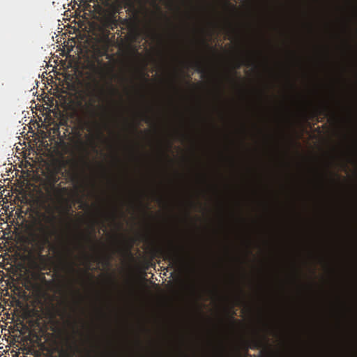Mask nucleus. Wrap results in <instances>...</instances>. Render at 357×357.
I'll use <instances>...</instances> for the list:
<instances>
[{
    "instance_id": "nucleus-1",
    "label": "nucleus",
    "mask_w": 357,
    "mask_h": 357,
    "mask_svg": "<svg viewBox=\"0 0 357 357\" xmlns=\"http://www.w3.org/2000/svg\"><path fill=\"white\" fill-rule=\"evenodd\" d=\"M56 217L54 215H43L45 223L39 222L34 230L29 235V243L36 253L29 262V266L34 271L40 273L45 278L43 271L47 269V256L43 255L47 246L51 245V238L56 232Z\"/></svg>"
},
{
    "instance_id": "nucleus-2",
    "label": "nucleus",
    "mask_w": 357,
    "mask_h": 357,
    "mask_svg": "<svg viewBox=\"0 0 357 357\" xmlns=\"http://www.w3.org/2000/svg\"><path fill=\"white\" fill-rule=\"evenodd\" d=\"M104 89L100 85V82L97 80H95L93 84L91 86L90 91L88 93L89 100L86 103V106L87 107V114L89 119L91 120L89 121L87 123L89 125H93L96 126L100 135H102L100 124L96 120V117L97 116L96 103L102 100L104 96Z\"/></svg>"
},
{
    "instance_id": "nucleus-3",
    "label": "nucleus",
    "mask_w": 357,
    "mask_h": 357,
    "mask_svg": "<svg viewBox=\"0 0 357 357\" xmlns=\"http://www.w3.org/2000/svg\"><path fill=\"white\" fill-rule=\"evenodd\" d=\"M165 258L170 262L174 268H178L181 266L183 259L178 252L173 248L169 249L166 252Z\"/></svg>"
},
{
    "instance_id": "nucleus-4",
    "label": "nucleus",
    "mask_w": 357,
    "mask_h": 357,
    "mask_svg": "<svg viewBox=\"0 0 357 357\" xmlns=\"http://www.w3.org/2000/svg\"><path fill=\"white\" fill-rule=\"evenodd\" d=\"M104 26L107 29H109L112 31H114L119 26V20H114V18H104L103 21Z\"/></svg>"
},
{
    "instance_id": "nucleus-5",
    "label": "nucleus",
    "mask_w": 357,
    "mask_h": 357,
    "mask_svg": "<svg viewBox=\"0 0 357 357\" xmlns=\"http://www.w3.org/2000/svg\"><path fill=\"white\" fill-rule=\"evenodd\" d=\"M132 1V0H125L124 6H123L121 3H118L115 5H114L111 10L114 11L117 14H119L123 8H126L127 6H131Z\"/></svg>"
},
{
    "instance_id": "nucleus-6",
    "label": "nucleus",
    "mask_w": 357,
    "mask_h": 357,
    "mask_svg": "<svg viewBox=\"0 0 357 357\" xmlns=\"http://www.w3.org/2000/svg\"><path fill=\"white\" fill-rule=\"evenodd\" d=\"M195 68L197 72H199L202 74L206 73L205 68L203 67V66L200 61H196L195 63Z\"/></svg>"
},
{
    "instance_id": "nucleus-7",
    "label": "nucleus",
    "mask_w": 357,
    "mask_h": 357,
    "mask_svg": "<svg viewBox=\"0 0 357 357\" xmlns=\"http://www.w3.org/2000/svg\"><path fill=\"white\" fill-rule=\"evenodd\" d=\"M242 64H243V65H245V66H248V67H250V66H252V65H253V62H252L250 59L246 58V59H243V60L241 61V63H238V64L237 65L236 68H240V66H241V65H242Z\"/></svg>"
},
{
    "instance_id": "nucleus-8",
    "label": "nucleus",
    "mask_w": 357,
    "mask_h": 357,
    "mask_svg": "<svg viewBox=\"0 0 357 357\" xmlns=\"http://www.w3.org/2000/svg\"><path fill=\"white\" fill-rule=\"evenodd\" d=\"M328 109V105H323L321 107H319L316 108L315 112H316V114H324L326 112H327Z\"/></svg>"
},
{
    "instance_id": "nucleus-9",
    "label": "nucleus",
    "mask_w": 357,
    "mask_h": 357,
    "mask_svg": "<svg viewBox=\"0 0 357 357\" xmlns=\"http://www.w3.org/2000/svg\"><path fill=\"white\" fill-rule=\"evenodd\" d=\"M16 290L17 291V294L20 298H25L26 297V293L22 287H17Z\"/></svg>"
},
{
    "instance_id": "nucleus-10",
    "label": "nucleus",
    "mask_w": 357,
    "mask_h": 357,
    "mask_svg": "<svg viewBox=\"0 0 357 357\" xmlns=\"http://www.w3.org/2000/svg\"><path fill=\"white\" fill-rule=\"evenodd\" d=\"M105 17L109 18V19L114 18V20L120 19V17H118V14L112 10L109 12V13Z\"/></svg>"
},
{
    "instance_id": "nucleus-11",
    "label": "nucleus",
    "mask_w": 357,
    "mask_h": 357,
    "mask_svg": "<svg viewBox=\"0 0 357 357\" xmlns=\"http://www.w3.org/2000/svg\"><path fill=\"white\" fill-rule=\"evenodd\" d=\"M79 247L80 248H82V250H83V256H84V258L87 261H89L90 259H91V256L89 255H88L86 252H85V250H84V248L82 244L79 243Z\"/></svg>"
},
{
    "instance_id": "nucleus-12",
    "label": "nucleus",
    "mask_w": 357,
    "mask_h": 357,
    "mask_svg": "<svg viewBox=\"0 0 357 357\" xmlns=\"http://www.w3.org/2000/svg\"><path fill=\"white\" fill-rule=\"evenodd\" d=\"M143 116L144 117V121L146 123H149L150 121V118L146 115V114H143Z\"/></svg>"
},
{
    "instance_id": "nucleus-13",
    "label": "nucleus",
    "mask_w": 357,
    "mask_h": 357,
    "mask_svg": "<svg viewBox=\"0 0 357 357\" xmlns=\"http://www.w3.org/2000/svg\"><path fill=\"white\" fill-rule=\"evenodd\" d=\"M85 238L87 241L90 242V243H93V241L91 239V238L89 236H85Z\"/></svg>"
},
{
    "instance_id": "nucleus-14",
    "label": "nucleus",
    "mask_w": 357,
    "mask_h": 357,
    "mask_svg": "<svg viewBox=\"0 0 357 357\" xmlns=\"http://www.w3.org/2000/svg\"><path fill=\"white\" fill-rule=\"evenodd\" d=\"M56 130L59 132V128H57L55 130H54V132H56Z\"/></svg>"
},
{
    "instance_id": "nucleus-15",
    "label": "nucleus",
    "mask_w": 357,
    "mask_h": 357,
    "mask_svg": "<svg viewBox=\"0 0 357 357\" xmlns=\"http://www.w3.org/2000/svg\"><path fill=\"white\" fill-rule=\"evenodd\" d=\"M151 33H154L155 34V32H153V29H151Z\"/></svg>"
}]
</instances>
